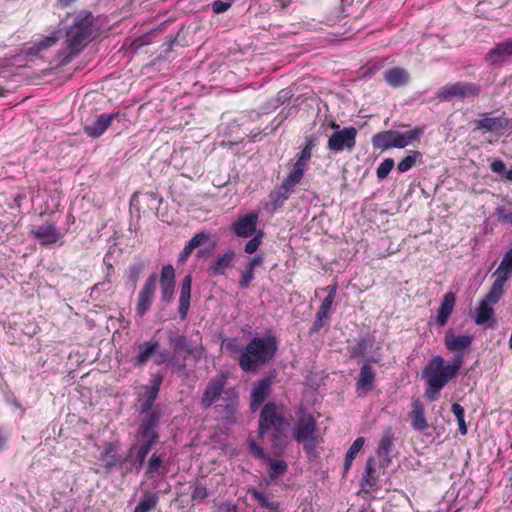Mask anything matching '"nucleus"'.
<instances>
[{"label":"nucleus","instance_id":"nucleus-54","mask_svg":"<svg viewBox=\"0 0 512 512\" xmlns=\"http://www.w3.org/2000/svg\"><path fill=\"white\" fill-rule=\"evenodd\" d=\"M249 449L250 452L259 459H263L264 461H266V459L268 458L264 450L252 440L249 441Z\"/></svg>","mask_w":512,"mask_h":512},{"label":"nucleus","instance_id":"nucleus-39","mask_svg":"<svg viewBox=\"0 0 512 512\" xmlns=\"http://www.w3.org/2000/svg\"><path fill=\"white\" fill-rule=\"evenodd\" d=\"M505 283V281L496 278L489 292L485 295V297L482 300L494 306L500 300L504 293Z\"/></svg>","mask_w":512,"mask_h":512},{"label":"nucleus","instance_id":"nucleus-6","mask_svg":"<svg viewBox=\"0 0 512 512\" xmlns=\"http://www.w3.org/2000/svg\"><path fill=\"white\" fill-rule=\"evenodd\" d=\"M284 427V409L282 405L269 402L264 405L259 417V434L263 436L271 428L281 432Z\"/></svg>","mask_w":512,"mask_h":512},{"label":"nucleus","instance_id":"nucleus-38","mask_svg":"<svg viewBox=\"0 0 512 512\" xmlns=\"http://www.w3.org/2000/svg\"><path fill=\"white\" fill-rule=\"evenodd\" d=\"M494 316L493 305L481 300L476 309L475 323L483 325L491 320Z\"/></svg>","mask_w":512,"mask_h":512},{"label":"nucleus","instance_id":"nucleus-36","mask_svg":"<svg viewBox=\"0 0 512 512\" xmlns=\"http://www.w3.org/2000/svg\"><path fill=\"white\" fill-rule=\"evenodd\" d=\"M100 459L107 469L116 466L120 462V457L116 452V446L111 442L105 443Z\"/></svg>","mask_w":512,"mask_h":512},{"label":"nucleus","instance_id":"nucleus-29","mask_svg":"<svg viewBox=\"0 0 512 512\" xmlns=\"http://www.w3.org/2000/svg\"><path fill=\"white\" fill-rule=\"evenodd\" d=\"M472 340L469 335H454L451 332H447L444 338L446 348L452 352L469 349Z\"/></svg>","mask_w":512,"mask_h":512},{"label":"nucleus","instance_id":"nucleus-31","mask_svg":"<svg viewBox=\"0 0 512 512\" xmlns=\"http://www.w3.org/2000/svg\"><path fill=\"white\" fill-rule=\"evenodd\" d=\"M271 385L272 380L270 378H264L255 384L251 394V409L253 411L264 402Z\"/></svg>","mask_w":512,"mask_h":512},{"label":"nucleus","instance_id":"nucleus-55","mask_svg":"<svg viewBox=\"0 0 512 512\" xmlns=\"http://www.w3.org/2000/svg\"><path fill=\"white\" fill-rule=\"evenodd\" d=\"M231 4L229 2H224L221 0H215L212 3V10L216 14L223 13L230 8Z\"/></svg>","mask_w":512,"mask_h":512},{"label":"nucleus","instance_id":"nucleus-13","mask_svg":"<svg viewBox=\"0 0 512 512\" xmlns=\"http://www.w3.org/2000/svg\"><path fill=\"white\" fill-rule=\"evenodd\" d=\"M170 346L177 351H184L187 354L192 355L194 358H200L202 355V347L193 341L189 340L184 335L178 333V331L170 330L167 334Z\"/></svg>","mask_w":512,"mask_h":512},{"label":"nucleus","instance_id":"nucleus-7","mask_svg":"<svg viewBox=\"0 0 512 512\" xmlns=\"http://www.w3.org/2000/svg\"><path fill=\"white\" fill-rule=\"evenodd\" d=\"M332 127L336 130L330 135L327 149L331 152L352 151L356 146L357 129L353 126L339 128L335 123Z\"/></svg>","mask_w":512,"mask_h":512},{"label":"nucleus","instance_id":"nucleus-53","mask_svg":"<svg viewBox=\"0 0 512 512\" xmlns=\"http://www.w3.org/2000/svg\"><path fill=\"white\" fill-rule=\"evenodd\" d=\"M223 347L230 352H240V354L242 353L241 347L236 338H228L225 341H223Z\"/></svg>","mask_w":512,"mask_h":512},{"label":"nucleus","instance_id":"nucleus-20","mask_svg":"<svg viewBox=\"0 0 512 512\" xmlns=\"http://www.w3.org/2000/svg\"><path fill=\"white\" fill-rule=\"evenodd\" d=\"M312 155V145L311 143H308L301 153L298 155L295 163L293 164L292 169L288 173L287 177L291 178L292 180L296 181L297 183H300L304 173L308 167L309 161L311 159Z\"/></svg>","mask_w":512,"mask_h":512},{"label":"nucleus","instance_id":"nucleus-12","mask_svg":"<svg viewBox=\"0 0 512 512\" xmlns=\"http://www.w3.org/2000/svg\"><path fill=\"white\" fill-rule=\"evenodd\" d=\"M258 213L250 212L240 215L232 224V230L237 237L248 238L256 234Z\"/></svg>","mask_w":512,"mask_h":512},{"label":"nucleus","instance_id":"nucleus-44","mask_svg":"<svg viewBox=\"0 0 512 512\" xmlns=\"http://www.w3.org/2000/svg\"><path fill=\"white\" fill-rule=\"evenodd\" d=\"M158 496L154 493L146 494L136 505L133 512H149L156 507Z\"/></svg>","mask_w":512,"mask_h":512},{"label":"nucleus","instance_id":"nucleus-37","mask_svg":"<svg viewBox=\"0 0 512 512\" xmlns=\"http://www.w3.org/2000/svg\"><path fill=\"white\" fill-rule=\"evenodd\" d=\"M374 380L375 373L372 367L368 364H364L360 369L359 378L356 383L357 390L359 391L371 388Z\"/></svg>","mask_w":512,"mask_h":512},{"label":"nucleus","instance_id":"nucleus-9","mask_svg":"<svg viewBox=\"0 0 512 512\" xmlns=\"http://www.w3.org/2000/svg\"><path fill=\"white\" fill-rule=\"evenodd\" d=\"M163 377L157 373L152 375L149 384L142 386V392L138 394V404L140 413L152 411L153 404L158 396Z\"/></svg>","mask_w":512,"mask_h":512},{"label":"nucleus","instance_id":"nucleus-23","mask_svg":"<svg viewBox=\"0 0 512 512\" xmlns=\"http://www.w3.org/2000/svg\"><path fill=\"white\" fill-rule=\"evenodd\" d=\"M412 410L409 413L411 426L415 431L423 432L428 429L429 425L425 418V409L423 403L419 399L412 401Z\"/></svg>","mask_w":512,"mask_h":512},{"label":"nucleus","instance_id":"nucleus-47","mask_svg":"<svg viewBox=\"0 0 512 512\" xmlns=\"http://www.w3.org/2000/svg\"><path fill=\"white\" fill-rule=\"evenodd\" d=\"M394 164L395 163H394V160L392 158L384 159L380 163V165L378 166V168L376 170V175H377L378 179H380V180L385 179L389 175L391 170L393 169Z\"/></svg>","mask_w":512,"mask_h":512},{"label":"nucleus","instance_id":"nucleus-58","mask_svg":"<svg viewBox=\"0 0 512 512\" xmlns=\"http://www.w3.org/2000/svg\"><path fill=\"white\" fill-rule=\"evenodd\" d=\"M169 361H170L169 353L166 350L158 352L154 358V362L157 365H161V364L169 362Z\"/></svg>","mask_w":512,"mask_h":512},{"label":"nucleus","instance_id":"nucleus-35","mask_svg":"<svg viewBox=\"0 0 512 512\" xmlns=\"http://www.w3.org/2000/svg\"><path fill=\"white\" fill-rule=\"evenodd\" d=\"M494 275L505 282L510 278L512 275V248L504 254Z\"/></svg>","mask_w":512,"mask_h":512},{"label":"nucleus","instance_id":"nucleus-21","mask_svg":"<svg viewBox=\"0 0 512 512\" xmlns=\"http://www.w3.org/2000/svg\"><path fill=\"white\" fill-rule=\"evenodd\" d=\"M144 414L145 417L142 419L139 429L141 437L142 439H150L157 441L159 435L156 428L161 413L158 410H152Z\"/></svg>","mask_w":512,"mask_h":512},{"label":"nucleus","instance_id":"nucleus-45","mask_svg":"<svg viewBox=\"0 0 512 512\" xmlns=\"http://www.w3.org/2000/svg\"><path fill=\"white\" fill-rule=\"evenodd\" d=\"M209 496V491L201 482H195L192 486L191 499L193 503H201Z\"/></svg>","mask_w":512,"mask_h":512},{"label":"nucleus","instance_id":"nucleus-62","mask_svg":"<svg viewBox=\"0 0 512 512\" xmlns=\"http://www.w3.org/2000/svg\"><path fill=\"white\" fill-rule=\"evenodd\" d=\"M324 322H325L324 320H322L316 316V319L312 326V331H314V332L319 331L323 327Z\"/></svg>","mask_w":512,"mask_h":512},{"label":"nucleus","instance_id":"nucleus-4","mask_svg":"<svg viewBox=\"0 0 512 512\" xmlns=\"http://www.w3.org/2000/svg\"><path fill=\"white\" fill-rule=\"evenodd\" d=\"M316 421L310 413L300 407L297 411V420L292 428L294 440L303 445L308 452L313 451L317 445Z\"/></svg>","mask_w":512,"mask_h":512},{"label":"nucleus","instance_id":"nucleus-15","mask_svg":"<svg viewBox=\"0 0 512 512\" xmlns=\"http://www.w3.org/2000/svg\"><path fill=\"white\" fill-rule=\"evenodd\" d=\"M175 270L171 264L163 266L160 275L161 299L164 302H171L174 298Z\"/></svg>","mask_w":512,"mask_h":512},{"label":"nucleus","instance_id":"nucleus-41","mask_svg":"<svg viewBox=\"0 0 512 512\" xmlns=\"http://www.w3.org/2000/svg\"><path fill=\"white\" fill-rule=\"evenodd\" d=\"M249 493L259 503L262 508L267 509L269 512H280L279 504L277 502L269 500V498L262 492L253 488L249 490Z\"/></svg>","mask_w":512,"mask_h":512},{"label":"nucleus","instance_id":"nucleus-48","mask_svg":"<svg viewBox=\"0 0 512 512\" xmlns=\"http://www.w3.org/2000/svg\"><path fill=\"white\" fill-rule=\"evenodd\" d=\"M263 233L261 231L253 235V237L246 243L244 251L247 254H253L262 243Z\"/></svg>","mask_w":512,"mask_h":512},{"label":"nucleus","instance_id":"nucleus-43","mask_svg":"<svg viewBox=\"0 0 512 512\" xmlns=\"http://www.w3.org/2000/svg\"><path fill=\"white\" fill-rule=\"evenodd\" d=\"M421 158L422 154L419 151H409V154L398 163V171L401 173L409 171Z\"/></svg>","mask_w":512,"mask_h":512},{"label":"nucleus","instance_id":"nucleus-64","mask_svg":"<svg viewBox=\"0 0 512 512\" xmlns=\"http://www.w3.org/2000/svg\"><path fill=\"white\" fill-rule=\"evenodd\" d=\"M326 289L328 290L327 296L335 298L337 292V285L335 284L332 286H328Z\"/></svg>","mask_w":512,"mask_h":512},{"label":"nucleus","instance_id":"nucleus-33","mask_svg":"<svg viewBox=\"0 0 512 512\" xmlns=\"http://www.w3.org/2000/svg\"><path fill=\"white\" fill-rule=\"evenodd\" d=\"M159 348V342L155 339H152L147 342H143L138 347V354L135 358V365H143L145 364L152 354H154Z\"/></svg>","mask_w":512,"mask_h":512},{"label":"nucleus","instance_id":"nucleus-26","mask_svg":"<svg viewBox=\"0 0 512 512\" xmlns=\"http://www.w3.org/2000/svg\"><path fill=\"white\" fill-rule=\"evenodd\" d=\"M192 287V276L186 275L181 283V291L179 297V316L182 320L186 319L190 307Z\"/></svg>","mask_w":512,"mask_h":512},{"label":"nucleus","instance_id":"nucleus-8","mask_svg":"<svg viewBox=\"0 0 512 512\" xmlns=\"http://www.w3.org/2000/svg\"><path fill=\"white\" fill-rule=\"evenodd\" d=\"M475 129L484 133L504 135L512 131V118L506 117L505 113L495 117L491 113H484L475 121Z\"/></svg>","mask_w":512,"mask_h":512},{"label":"nucleus","instance_id":"nucleus-51","mask_svg":"<svg viewBox=\"0 0 512 512\" xmlns=\"http://www.w3.org/2000/svg\"><path fill=\"white\" fill-rule=\"evenodd\" d=\"M161 463H162L161 456L154 453L148 461L147 474L152 475L153 473L157 472L159 467L161 466Z\"/></svg>","mask_w":512,"mask_h":512},{"label":"nucleus","instance_id":"nucleus-34","mask_svg":"<svg viewBox=\"0 0 512 512\" xmlns=\"http://www.w3.org/2000/svg\"><path fill=\"white\" fill-rule=\"evenodd\" d=\"M424 134V128L423 127H415L411 130L405 131V132H399L397 131V139L398 142V148H405L408 145L413 144L416 141H419V139Z\"/></svg>","mask_w":512,"mask_h":512},{"label":"nucleus","instance_id":"nucleus-30","mask_svg":"<svg viewBox=\"0 0 512 512\" xmlns=\"http://www.w3.org/2000/svg\"><path fill=\"white\" fill-rule=\"evenodd\" d=\"M455 301L456 296L453 292H447L446 294H444L436 318L437 323L440 326H445L447 324L448 319L453 312Z\"/></svg>","mask_w":512,"mask_h":512},{"label":"nucleus","instance_id":"nucleus-61","mask_svg":"<svg viewBox=\"0 0 512 512\" xmlns=\"http://www.w3.org/2000/svg\"><path fill=\"white\" fill-rule=\"evenodd\" d=\"M330 311H331V310H329V309H326V308H322V307H320V308H319V310H318V312H317V314H316V316H317L318 318H320V319H322V320H324V321H325V320L328 318V316H329V314H330Z\"/></svg>","mask_w":512,"mask_h":512},{"label":"nucleus","instance_id":"nucleus-40","mask_svg":"<svg viewBox=\"0 0 512 512\" xmlns=\"http://www.w3.org/2000/svg\"><path fill=\"white\" fill-rule=\"evenodd\" d=\"M155 443V440L143 439V443L140 445L136 452L134 462V467L136 468L137 471H139L140 468L143 466L148 453L150 452Z\"/></svg>","mask_w":512,"mask_h":512},{"label":"nucleus","instance_id":"nucleus-50","mask_svg":"<svg viewBox=\"0 0 512 512\" xmlns=\"http://www.w3.org/2000/svg\"><path fill=\"white\" fill-rule=\"evenodd\" d=\"M143 269L144 265L141 263H136L129 267L128 278L132 282L133 286H136Z\"/></svg>","mask_w":512,"mask_h":512},{"label":"nucleus","instance_id":"nucleus-57","mask_svg":"<svg viewBox=\"0 0 512 512\" xmlns=\"http://www.w3.org/2000/svg\"><path fill=\"white\" fill-rule=\"evenodd\" d=\"M451 411L454 414V416L456 417L457 421H459V420L462 421L463 419H465V411H464V408L460 404L453 403L451 406Z\"/></svg>","mask_w":512,"mask_h":512},{"label":"nucleus","instance_id":"nucleus-5","mask_svg":"<svg viewBox=\"0 0 512 512\" xmlns=\"http://www.w3.org/2000/svg\"><path fill=\"white\" fill-rule=\"evenodd\" d=\"M482 92V86L475 82L457 81L447 83L436 92V98L441 102L473 101Z\"/></svg>","mask_w":512,"mask_h":512},{"label":"nucleus","instance_id":"nucleus-10","mask_svg":"<svg viewBox=\"0 0 512 512\" xmlns=\"http://www.w3.org/2000/svg\"><path fill=\"white\" fill-rule=\"evenodd\" d=\"M156 283L157 275L153 273L146 279L142 289L140 290L136 305V314L139 317H143L151 308L154 300Z\"/></svg>","mask_w":512,"mask_h":512},{"label":"nucleus","instance_id":"nucleus-63","mask_svg":"<svg viewBox=\"0 0 512 512\" xmlns=\"http://www.w3.org/2000/svg\"><path fill=\"white\" fill-rule=\"evenodd\" d=\"M457 422H458V426H459V433L461 435H466L467 434V426H466V423H465V419H463L462 421L459 420Z\"/></svg>","mask_w":512,"mask_h":512},{"label":"nucleus","instance_id":"nucleus-52","mask_svg":"<svg viewBox=\"0 0 512 512\" xmlns=\"http://www.w3.org/2000/svg\"><path fill=\"white\" fill-rule=\"evenodd\" d=\"M496 213L500 221L512 224V208L501 206L497 208Z\"/></svg>","mask_w":512,"mask_h":512},{"label":"nucleus","instance_id":"nucleus-49","mask_svg":"<svg viewBox=\"0 0 512 512\" xmlns=\"http://www.w3.org/2000/svg\"><path fill=\"white\" fill-rule=\"evenodd\" d=\"M365 443V439L363 437H358L354 440L350 448L348 449L346 456L349 459H355L357 454L360 452V450L363 448Z\"/></svg>","mask_w":512,"mask_h":512},{"label":"nucleus","instance_id":"nucleus-28","mask_svg":"<svg viewBox=\"0 0 512 512\" xmlns=\"http://www.w3.org/2000/svg\"><path fill=\"white\" fill-rule=\"evenodd\" d=\"M61 30L53 31L50 35L43 37L39 41L35 42L31 47L24 50L27 56H37L43 50L50 48L55 45L60 39Z\"/></svg>","mask_w":512,"mask_h":512},{"label":"nucleus","instance_id":"nucleus-11","mask_svg":"<svg viewBox=\"0 0 512 512\" xmlns=\"http://www.w3.org/2000/svg\"><path fill=\"white\" fill-rule=\"evenodd\" d=\"M31 234L42 246H50L60 241L64 234L53 223H43L35 226Z\"/></svg>","mask_w":512,"mask_h":512},{"label":"nucleus","instance_id":"nucleus-60","mask_svg":"<svg viewBox=\"0 0 512 512\" xmlns=\"http://www.w3.org/2000/svg\"><path fill=\"white\" fill-rule=\"evenodd\" d=\"M191 253H192V250L188 249V246L185 245L183 251L179 255V261L180 262H185L187 260V258L191 255Z\"/></svg>","mask_w":512,"mask_h":512},{"label":"nucleus","instance_id":"nucleus-22","mask_svg":"<svg viewBox=\"0 0 512 512\" xmlns=\"http://www.w3.org/2000/svg\"><path fill=\"white\" fill-rule=\"evenodd\" d=\"M379 473L377 471V463L374 457L367 459L365 468L361 477V488L364 492L369 493L378 486Z\"/></svg>","mask_w":512,"mask_h":512},{"label":"nucleus","instance_id":"nucleus-46","mask_svg":"<svg viewBox=\"0 0 512 512\" xmlns=\"http://www.w3.org/2000/svg\"><path fill=\"white\" fill-rule=\"evenodd\" d=\"M210 239V233L206 232V231H201L199 233H196L188 242H187V246H188V249H191L192 251L205 244L208 240Z\"/></svg>","mask_w":512,"mask_h":512},{"label":"nucleus","instance_id":"nucleus-32","mask_svg":"<svg viewBox=\"0 0 512 512\" xmlns=\"http://www.w3.org/2000/svg\"><path fill=\"white\" fill-rule=\"evenodd\" d=\"M386 83L391 87L404 86L409 82V73L401 67H394L384 73Z\"/></svg>","mask_w":512,"mask_h":512},{"label":"nucleus","instance_id":"nucleus-1","mask_svg":"<svg viewBox=\"0 0 512 512\" xmlns=\"http://www.w3.org/2000/svg\"><path fill=\"white\" fill-rule=\"evenodd\" d=\"M98 35V28L91 12L81 11L73 18L66 31L65 47L59 51L58 60L68 64Z\"/></svg>","mask_w":512,"mask_h":512},{"label":"nucleus","instance_id":"nucleus-24","mask_svg":"<svg viewBox=\"0 0 512 512\" xmlns=\"http://www.w3.org/2000/svg\"><path fill=\"white\" fill-rule=\"evenodd\" d=\"M298 184L299 183L286 176L282 184L270 194L273 205H282L291 196Z\"/></svg>","mask_w":512,"mask_h":512},{"label":"nucleus","instance_id":"nucleus-14","mask_svg":"<svg viewBox=\"0 0 512 512\" xmlns=\"http://www.w3.org/2000/svg\"><path fill=\"white\" fill-rule=\"evenodd\" d=\"M394 439L395 433L391 427H387L382 431L377 446V456L380 459L379 464L381 467H388L391 464V452Z\"/></svg>","mask_w":512,"mask_h":512},{"label":"nucleus","instance_id":"nucleus-19","mask_svg":"<svg viewBox=\"0 0 512 512\" xmlns=\"http://www.w3.org/2000/svg\"><path fill=\"white\" fill-rule=\"evenodd\" d=\"M512 60V40L497 43L485 55V61L490 65L500 64Z\"/></svg>","mask_w":512,"mask_h":512},{"label":"nucleus","instance_id":"nucleus-16","mask_svg":"<svg viewBox=\"0 0 512 512\" xmlns=\"http://www.w3.org/2000/svg\"><path fill=\"white\" fill-rule=\"evenodd\" d=\"M235 257L236 253L232 249L218 255L209 264V275L213 277L225 275L226 272L234 266Z\"/></svg>","mask_w":512,"mask_h":512},{"label":"nucleus","instance_id":"nucleus-56","mask_svg":"<svg viewBox=\"0 0 512 512\" xmlns=\"http://www.w3.org/2000/svg\"><path fill=\"white\" fill-rule=\"evenodd\" d=\"M491 170L494 172V173H497V174H504L505 175V172H506V166H505V163L502 161V160H494L492 163H491Z\"/></svg>","mask_w":512,"mask_h":512},{"label":"nucleus","instance_id":"nucleus-42","mask_svg":"<svg viewBox=\"0 0 512 512\" xmlns=\"http://www.w3.org/2000/svg\"><path fill=\"white\" fill-rule=\"evenodd\" d=\"M265 462L269 466V479L271 481L283 475L288 469L287 463L283 460H275L268 457Z\"/></svg>","mask_w":512,"mask_h":512},{"label":"nucleus","instance_id":"nucleus-59","mask_svg":"<svg viewBox=\"0 0 512 512\" xmlns=\"http://www.w3.org/2000/svg\"><path fill=\"white\" fill-rule=\"evenodd\" d=\"M334 300H335V298H332V297L326 296V297L323 299V301H322V303H321L320 307L331 310Z\"/></svg>","mask_w":512,"mask_h":512},{"label":"nucleus","instance_id":"nucleus-27","mask_svg":"<svg viewBox=\"0 0 512 512\" xmlns=\"http://www.w3.org/2000/svg\"><path fill=\"white\" fill-rule=\"evenodd\" d=\"M264 263V257L262 255H255L253 258L249 260L246 264L243 271H241L240 279H239V287L241 289H247L251 282L255 278V268L258 266H262Z\"/></svg>","mask_w":512,"mask_h":512},{"label":"nucleus","instance_id":"nucleus-25","mask_svg":"<svg viewBox=\"0 0 512 512\" xmlns=\"http://www.w3.org/2000/svg\"><path fill=\"white\" fill-rule=\"evenodd\" d=\"M372 145L375 149L385 151L391 148H398L397 130H387L376 133L372 137Z\"/></svg>","mask_w":512,"mask_h":512},{"label":"nucleus","instance_id":"nucleus-2","mask_svg":"<svg viewBox=\"0 0 512 512\" xmlns=\"http://www.w3.org/2000/svg\"><path fill=\"white\" fill-rule=\"evenodd\" d=\"M463 365V356L457 354L453 362L445 364L442 356H433L422 370L426 382L425 396L430 401L438 399L441 390L455 378Z\"/></svg>","mask_w":512,"mask_h":512},{"label":"nucleus","instance_id":"nucleus-18","mask_svg":"<svg viewBox=\"0 0 512 512\" xmlns=\"http://www.w3.org/2000/svg\"><path fill=\"white\" fill-rule=\"evenodd\" d=\"M225 384L226 376L223 374L211 379L204 390L201 405L204 408L210 407L222 394Z\"/></svg>","mask_w":512,"mask_h":512},{"label":"nucleus","instance_id":"nucleus-3","mask_svg":"<svg viewBox=\"0 0 512 512\" xmlns=\"http://www.w3.org/2000/svg\"><path fill=\"white\" fill-rule=\"evenodd\" d=\"M278 349L277 339L273 335L253 337L239 356V366L245 372L256 370L269 362Z\"/></svg>","mask_w":512,"mask_h":512},{"label":"nucleus","instance_id":"nucleus-17","mask_svg":"<svg viewBox=\"0 0 512 512\" xmlns=\"http://www.w3.org/2000/svg\"><path fill=\"white\" fill-rule=\"evenodd\" d=\"M118 117V113H103L98 115L91 123L84 126V132L92 138H98L104 134L107 128Z\"/></svg>","mask_w":512,"mask_h":512}]
</instances>
